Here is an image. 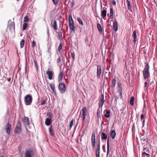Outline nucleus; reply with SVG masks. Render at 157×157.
<instances>
[{
  "label": "nucleus",
  "mask_w": 157,
  "mask_h": 157,
  "mask_svg": "<svg viewBox=\"0 0 157 157\" xmlns=\"http://www.w3.org/2000/svg\"><path fill=\"white\" fill-rule=\"evenodd\" d=\"M71 56L72 57L73 61H74L75 57V54L74 52H71Z\"/></svg>",
  "instance_id": "36"
},
{
  "label": "nucleus",
  "mask_w": 157,
  "mask_h": 157,
  "mask_svg": "<svg viewBox=\"0 0 157 157\" xmlns=\"http://www.w3.org/2000/svg\"><path fill=\"white\" fill-rule=\"evenodd\" d=\"M27 26V23H24L23 25L22 30H25Z\"/></svg>",
  "instance_id": "40"
},
{
  "label": "nucleus",
  "mask_w": 157,
  "mask_h": 157,
  "mask_svg": "<svg viewBox=\"0 0 157 157\" xmlns=\"http://www.w3.org/2000/svg\"><path fill=\"white\" fill-rule=\"evenodd\" d=\"M111 82L112 87L113 89H114L116 84V79L115 77L112 80Z\"/></svg>",
  "instance_id": "21"
},
{
  "label": "nucleus",
  "mask_w": 157,
  "mask_h": 157,
  "mask_svg": "<svg viewBox=\"0 0 157 157\" xmlns=\"http://www.w3.org/2000/svg\"><path fill=\"white\" fill-rule=\"evenodd\" d=\"M104 102V97L103 95H102L100 98L99 104V108L101 107L102 108Z\"/></svg>",
  "instance_id": "12"
},
{
  "label": "nucleus",
  "mask_w": 157,
  "mask_h": 157,
  "mask_svg": "<svg viewBox=\"0 0 157 157\" xmlns=\"http://www.w3.org/2000/svg\"><path fill=\"white\" fill-rule=\"evenodd\" d=\"M107 138V136L106 135L104 132H102L101 134V139L103 140H105Z\"/></svg>",
  "instance_id": "26"
},
{
  "label": "nucleus",
  "mask_w": 157,
  "mask_h": 157,
  "mask_svg": "<svg viewBox=\"0 0 157 157\" xmlns=\"http://www.w3.org/2000/svg\"><path fill=\"white\" fill-rule=\"evenodd\" d=\"M148 150V149H147V151Z\"/></svg>",
  "instance_id": "62"
},
{
  "label": "nucleus",
  "mask_w": 157,
  "mask_h": 157,
  "mask_svg": "<svg viewBox=\"0 0 157 157\" xmlns=\"http://www.w3.org/2000/svg\"><path fill=\"white\" fill-rule=\"evenodd\" d=\"M53 21H52L51 23L52 26L53 27L54 30H56L58 29L56 21V20H54L52 23Z\"/></svg>",
  "instance_id": "15"
},
{
  "label": "nucleus",
  "mask_w": 157,
  "mask_h": 157,
  "mask_svg": "<svg viewBox=\"0 0 157 157\" xmlns=\"http://www.w3.org/2000/svg\"><path fill=\"white\" fill-rule=\"evenodd\" d=\"M101 73V68L100 66H98L97 68V77L99 78L100 77Z\"/></svg>",
  "instance_id": "14"
},
{
  "label": "nucleus",
  "mask_w": 157,
  "mask_h": 157,
  "mask_svg": "<svg viewBox=\"0 0 157 157\" xmlns=\"http://www.w3.org/2000/svg\"><path fill=\"white\" fill-rule=\"evenodd\" d=\"M115 98L116 99V100H117V99L118 98L117 97V96H116L115 97Z\"/></svg>",
  "instance_id": "59"
},
{
  "label": "nucleus",
  "mask_w": 157,
  "mask_h": 157,
  "mask_svg": "<svg viewBox=\"0 0 157 157\" xmlns=\"http://www.w3.org/2000/svg\"><path fill=\"white\" fill-rule=\"evenodd\" d=\"M147 81H146L144 83V87H146L147 86V84H148V83L147 82Z\"/></svg>",
  "instance_id": "55"
},
{
  "label": "nucleus",
  "mask_w": 157,
  "mask_h": 157,
  "mask_svg": "<svg viewBox=\"0 0 157 157\" xmlns=\"http://www.w3.org/2000/svg\"><path fill=\"white\" fill-rule=\"evenodd\" d=\"M24 122L27 125H29V119L28 117H24Z\"/></svg>",
  "instance_id": "34"
},
{
  "label": "nucleus",
  "mask_w": 157,
  "mask_h": 157,
  "mask_svg": "<svg viewBox=\"0 0 157 157\" xmlns=\"http://www.w3.org/2000/svg\"><path fill=\"white\" fill-rule=\"evenodd\" d=\"M24 101L26 105H31L33 101V98L32 95L29 94H27L25 97Z\"/></svg>",
  "instance_id": "2"
},
{
  "label": "nucleus",
  "mask_w": 157,
  "mask_h": 157,
  "mask_svg": "<svg viewBox=\"0 0 157 157\" xmlns=\"http://www.w3.org/2000/svg\"><path fill=\"white\" fill-rule=\"evenodd\" d=\"M7 29L10 31L15 30V24L13 21H11V20L9 21Z\"/></svg>",
  "instance_id": "5"
},
{
  "label": "nucleus",
  "mask_w": 157,
  "mask_h": 157,
  "mask_svg": "<svg viewBox=\"0 0 157 157\" xmlns=\"http://www.w3.org/2000/svg\"><path fill=\"white\" fill-rule=\"evenodd\" d=\"M132 36L133 37V42L134 44H135L137 39V35L135 31H134L133 32Z\"/></svg>",
  "instance_id": "17"
},
{
  "label": "nucleus",
  "mask_w": 157,
  "mask_h": 157,
  "mask_svg": "<svg viewBox=\"0 0 157 157\" xmlns=\"http://www.w3.org/2000/svg\"><path fill=\"white\" fill-rule=\"evenodd\" d=\"M77 20L78 21L79 23L82 25H83V23L82 21L81 20V18L80 17H78L77 18Z\"/></svg>",
  "instance_id": "43"
},
{
  "label": "nucleus",
  "mask_w": 157,
  "mask_h": 157,
  "mask_svg": "<svg viewBox=\"0 0 157 157\" xmlns=\"http://www.w3.org/2000/svg\"><path fill=\"white\" fill-rule=\"evenodd\" d=\"M53 3L56 5L58 4V0H52Z\"/></svg>",
  "instance_id": "49"
},
{
  "label": "nucleus",
  "mask_w": 157,
  "mask_h": 157,
  "mask_svg": "<svg viewBox=\"0 0 157 157\" xmlns=\"http://www.w3.org/2000/svg\"><path fill=\"white\" fill-rule=\"evenodd\" d=\"M47 116H48V118L49 119H52V114L51 112H48L47 113Z\"/></svg>",
  "instance_id": "41"
},
{
  "label": "nucleus",
  "mask_w": 157,
  "mask_h": 157,
  "mask_svg": "<svg viewBox=\"0 0 157 157\" xmlns=\"http://www.w3.org/2000/svg\"><path fill=\"white\" fill-rule=\"evenodd\" d=\"M8 81L9 82H10V78L8 80Z\"/></svg>",
  "instance_id": "60"
},
{
  "label": "nucleus",
  "mask_w": 157,
  "mask_h": 157,
  "mask_svg": "<svg viewBox=\"0 0 157 157\" xmlns=\"http://www.w3.org/2000/svg\"><path fill=\"white\" fill-rule=\"evenodd\" d=\"M95 141L91 142V145L93 148H94L95 147Z\"/></svg>",
  "instance_id": "47"
},
{
  "label": "nucleus",
  "mask_w": 157,
  "mask_h": 157,
  "mask_svg": "<svg viewBox=\"0 0 157 157\" xmlns=\"http://www.w3.org/2000/svg\"><path fill=\"white\" fill-rule=\"evenodd\" d=\"M11 125L8 123L6 124L4 127V129L7 133L9 135L11 133Z\"/></svg>",
  "instance_id": "6"
},
{
  "label": "nucleus",
  "mask_w": 157,
  "mask_h": 157,
  "mask_svg": "<svg viewBox=\"0 0 157 157\" xmlns=\"http://www.w3.org/2000/svg\"><path fill=\"white\" fill-rule=\"evenodd\" d=\"M143 75L145 79H148L150 77V66L148 64L146 65L143 70Z\"/></svg>",
  "instance_id": "1"
},
{
  "label": "nucleus",
  "mask_w": 157,
  "mask_h": 157,
  "mask_svg": "<svg viewBox=\"0 0 157 157\" xmlns=\"http://www.w3.org/2000/svg\"><path fill=\"white\" fill-rule=\"evenodd\" d=\"M153 83H154V82H151V83H150V86L152 85L153 86H152V89H154V86H153Z\"/></svg>",
  "instance_id": "58"
},
{
  "label": "nucleus",
  "mask_w": 157,
  "mask_h": 157,
  "mask_svg": "<svg viewBox=\"0 0 157 157\" xmlns=\"http://www.w3.org/2000/svg\"><path fill=\"white\" fill-rule=\"evenodd\" d=\"M116 135V133L115 130H113L111 131L110 132V137L112 139H113L115 138Z\"/></svg>",
  "instance_id": "23"
},
{
  "label": "nucleus",
  "mask_w": 157,
  "mask_h": 157,
  "mask_svg": "<svg viewBox=\"0 0 157 157\" xmlns=\"http://www.w3.org/2000/svg\"><path fill=\"white\" fill-rule=\"evenodd\" d=\"M1 157H4L3 156H1Z\"/></svg>",
  "instance_id": "61"
},
{
  "label": "nucleus",
  "mask_w": 157,
  "mask_h": 157,
  "mask_svg": "<svg viewBox=\"0 0 157 157\" xmlns=\"http://www.w3.org/2000/svg\"><path fill=\"white\" fill-rule=\"evenodd\" d=\"M52 122V120L51 119L49 118L46 119L45 121V124L47 126H49L50 125Z\"/></svg>",
  "instance_id": "19"
},
{
  "label": "nucleus",
  "mask_w": 157,
  "mask_h": 157,
  "mask_svg": "<svg viewBox=\"0 0 157 157\" xmlns=\"http://www.w3.org/2000/svg\"><path fill=\"white\" fill-rule=\"evenodd\" d=\"M21 123L18 121L17 123L16 126L15 128L14 132L15 133L17 134H20L21 132Z\"/></svg>",
  "instance_id": "3"
},
{
  "label": "nucleus",
  "mask_w": 157,
  "mask_h": 157,
  "mask_svg": "<svg viewBox=\"0 0 157 157\" xmlns=\"http://www.w3.org/2000/svg\"><path fill=\"white\" fill-rule=\"evenodd\" d=\"M128 8V10H131V6H130V2L129 1V0H126Z\"/></svg>",
  "instance_id": "39"
},
{
  "label": "nucleus",
  "mask_w": 157,
  "mask_h": 157,
  "mask_svg": "<svg viewBox=\"0 0 157 157\" xmlns=\"http://www.w3.org/2000/svg\"><path fill=\"white\" fill-rule=\"evenodd\" d=\"M144 117V115L143 114H142L141 115V120H143Z\"/></svg>",
  "instance_id": "53"
},
{
  "label": "nucleus",
  "mask_w": 157,
  "mask_h": 157,
  "mask_svg": "<svg viewBox=\"0 0 157 157\" xmlns=\"http://www.w3.org/2000/svg\"><path fill=\"white\" fill-rule=\"evenodd\" d=\"M143 155H146L147 157H149L150 156V155L146 153L145 152H143L142 153Z\"/></svg>",
  "instance_id": "48"
},
{
  "label": "nucleus",
  "mask_w": 157,
  "mask_h": 157,
  "mask_svg": "<svg viewBox=\"0 0 157 157\" xmlns=\"http://www.w3.org/2000/svg\"><path fill=\"white\" fill-rule=\"evenodd\" d=\"M145 120L144 119L143 120V121H142V124H143V127H144L145 125Z\"/></svg>",
  "instance_id": "54"
},
{
  "label": "nucleus",
  "mask_w": 157,
  "mask_h": 157,
  "mask_svg": "<svg viewBox=\"0 0 157 157\" xmlns=\"http://www.w3.org/2000/svg\"><path fill=\"white\" fill-rule=\"evenodd\" d=\"M112 3L114 5H116V2L115 0H112Z\"/></svg>",
  "instance_id": "51"
},
{
  "label": "nucleus",
  "mask_w": 157,
  "mask_h": 157,
  "mask_svg": "<svg viewBox=\"0 0 157 157\" xmlns=\"http://www.w3.org/2000/svg\"><path fill=\"white\" fill-rule=\"evenodd\" d=\"M109 138H108L107 141V156L108 155V154L109 153Z\"/></svg>",
  "instance_id": "33"
},
{
  "label": "nucleus",
  "mask_w": 157,
  "mask_h": 157,
  "mask_svg": "<svg viewBox=\"0 0 157 157\" xmlns=\"http://www.w3.org/2000/svg\"><path fill=\"white\" fill-rule=\"evenodd\" d=\"M106 114H105L104 115V116L106 118H109L110 117V111L109 110H107L105 111Z\"/></svg>",
  "instance_id": "29"
},
{
  "label": "nucleus",
  "mask_w": 157,
  "mask_h": 157,
  "mask_svg": "<svg viewBox=\"0 0 157 157\" xmlns=\"http://www.w3.org/2000/svg\"><path fill=\"white\" fill-rule=\"evenodd\" d=\"M49 86L53 91V93L55 95L56 94V91L55 89V86L54 84L52 83H50L49 84Z\"/></svg>",
  "instance_id": "16"
},
{
  "label": "nucleus",
  "mask_w": 157,
  "mask_h": 157,
  "mask_svg": "<svg viewBox=\"0 0 157 157\" xmlns=\"http://www.w3.org/2000/svg\"><path fill=\"white\" fill-rule=\"evenodd\" d=\"M64 75V74L63 72L60 73L58 76V81L60 82L62 81L63 79V77Z\"/></svg>",
  "instance_id": "24"
},
{
  "label": "nucleus",
  "mask_w": 157,
  "mask_h": 157,
  "mask_svg": "<svg viewBox=\"0 0 157 157\" xmlns=\"http://www.w3.org/2000/svg\"><path fill=\"white\" fill-rule=\"evenodd\" d=\"M68 20L69 23H74L73 21V20L72 16L71 15H68Z\"/></svg>",
  "instance_id": "28"
},
{
  "label": "nucleus",
  "mask_w": 157,
  "mask_h": 157,
  "mask_svg": "<svg viewBox=\"0 0 157 157\" xmlns=\"http://www.w3.org/2000/svg\"><path fill=\"white\" fill-rule=\"evenodd\" d=\"M25 40L24 39H22L21 41L20 42V47L21 48H22L25 44Z\"/></svg>",
  "instance_id": "35"
},
{
  "label": "nucleus",
  "mask_w": 157,
  "mask_h": 157,
  "mask_svg": "<svg viewBox=\"0 0 157 157\" xmlns=\"http://www.w3.org/2000/svg\"><path fill=\"white\" fill-rule=\"evenodd\" d=\"M29 20V18L28 16H26L24 17V22H27Z\"/></svg>",
  "instance_id": "42"
},
{
  "label": "nucleus",
  "mask_w": 157,
  "mask_h": 157,
  "mask_svg": "<svg viewBox=\"0 0 157 157\" xmlns=\"http://www.w3.org/2000/svg\"><path fill=\"white\" fill-rule=\"evenodd\" d=\"M36 46V42L34 40H33L32 42V45H31L32 47H33V48H34V47H35Z\"/></svg>",
  "instance_id": "44"
},
{
  "label": "nucleus",
  "mask_w": 157,
  "mask_h": 157,
  "mask_svg": "<svg viewBox=\"0 0 157 157\" xmlns=\"http://www.w3.org/2000/svg\"><path fill=\"white\" fill-rule=\"evenodd\" d=\"M34 154L33 149H29L25 151V157H33Z\"/></svg>",
  "instance_id": "4"
},
{
  "label": "nucleus",
  "mask_w": 157,
  "mask_h": 157,
  "mask_svg": "<svg viewBox=\"0 0 157 157\" xmlns=\"http://www.w3.org/2000/svg\"><path fill=\"white\" fill-rule=\"evenodd\" d=\"M110 10V17L111 19H113V9L112 8H111Z\"/></svg>",
  "instance_id": "30"
},
{
  "label": "nucleus",
  "mask_w": 157,
  "mask_h": 157,
  "mask_svg": "<svg viewBox=\"0 0 157 157\" xmlns=\"http://www.w3.org/2000/svg\"><path fill=\"white\" fill-rule=\"evenodd\" d=\"M60 58L59 57L57 59V63H59L60 62Z\"/></svg>",
  "instance_id": "52"
},
{
  "label": "nucleus",
  "mask_w": 157,
  "mask_h": 157,
  "mask_svg": "<svg viewBox=\"0 0 157 157\" xmlns=\"http://www.w3.org/2000/svg\"><path fill=\"white\" fill-rule=\"evenodd\" d=\"M134 98L132 96V97L130 99V104L132 106L134 105Z\"/></svg>",
  "instance_id": "31"
},
{
  "label": "nucleus",
  "mask_w": 157,
  "mask_h": 157,
  "mask_svg": "<svg viewBox=\"0 0 157 157\" xmlns=\"http://www.w3.org/2000/svg\"><path fill=\"white\" fill-rule=\"evenodd\" d=\"M34 63L35 66L36 67V68L37 70V71L38 70V66L37 64V62L35 60H34Z\"/></svg>",
  "instance_id": "45"
},
{
  "label": "nucleus",
  "mask_w": 157,
  "mask_h": 157,
  "mask_svg": "<svg viewBox=\"0 0 157 157\" xmlns=\"http://www.w3.org/2000/svg\"><path fill=\"white\" fill-rule=\"evenodd\" d=\"M91 136L95 137V132H92Z\"/></svg>",
  "instance_id": "57"
},
{
  "label": "nucleus",
  "mask_w": 157,
  "mask_h": 157,
  "mask_svg": "<svg viewBox=\"0 0 157 157\" xmlns=\"http://www.w3.org/2000/svg\"><path fill=\"white\" fill-rule=\"evenodd\" d=\"M86 116H82L81 118H82V121H84V120L85 119Z\"/></svg>",
  "instance_id": "56"
},
{
  "label": "nucleus",
  "mask_w": 157,
  "mask_h": 157,
  "mask_svg": "<svg viewBox=\"0 0 157 157\" xmlns=\"http://www.w3.org/2000/svg\"><path fill=\"white\" fill-rule=\"evenodd\" d=\"M98 29L100 33H101L103 31V29L101 26L100 24L98 23L97 24Z\"/></svg>",
  "instance_id": "18"
},
{
  "label": "nucleus",
  "mask_w": 157,
  "mask_h": 157,
  "mask_svg": "<svg viewBox=\"0 0 157 157\" xmlns=\"http://www.w3.org/2000/svg\"><path fill=\"white\" fill-rule=\"evenodd\" d=\"M113 29L115 31H116L118 30V23L117 19L115 18L114 19V21L113 22Z\"/></svg>",
  "instance_id": "13"
},
{
  "label": "nucleus",
  "mask_w": 157,
  "mask_h": 157,
  "mask_svg": "<svg viewBox=\"0 0 157 157\" xmlns=\"http://www.w3.org/2000/svg\"><path fill=\"white\" fill-rule=\"evenodd\" d=\"M58 88L61 93H64L66 90V87L64 84L63 83H60L58 86Z\"/></svg>",
  "instance_id": "7"
},
{
  "label": "nucleus",
  "mask_w": 157,
  "mask_h": 157,
  "mask_svg": "<svg viewBox=\"0 0 157 157\" xmlns=\"http://www.w3.org/2000/svg\"><path fill=\"white\" fill-rule=\"evenodd\" d=\"M94 141H95V137L93 136H91V142Z\"/></svg>",
  "instance_id": "50"
},
{
  "label": "nucleus",
  "mask_w": 157,
  "mask_h": 157,
  "mask_svg": "<svg viewBox=\"0 0 157 157\" xmlns=\"http://www.w3.org/2000/svg\"><path fill=\"white\" fill-rule=\"evenodd\" d=\"M100 143L99 141L97 144V148L96 151V157H100Z\"/></svg>",
  "instance_id": "9"
},
{
  "label": "nucleus",
  "mask_w": 157,
  "mask_h": 157,
  "mask_svg": "<svg viewBox=\"0 0 157 157\" xmlns=\"http://www.w3.org/2000/svg\"><path fill=\"white\" fill-rule=\"evenodd\" d=\"M57 37L59 40H61L62 39V33L61 32H59L57 33Z\"/></svg>",
  "instance_id": "27"
},
{
  "label": "nucleus",
  "mask_w": 157,
  "mask_h": 157,
  "mask_svg": "<svg viewBox=\"0 0 157 157\" xmlns=\"http://www.w3.org/2000/svg\"><path fill=\"white\" fill-rule=\"evenodd\" d=\"M19 0H17V1H19Z\"/></svg>",
  "instance_id": "63"
},
{
  "label": "nucleus",
  "mask_w": 157,
  "mask_h": 157,
  "mask_svg": "<svg viewBox=\"0 0 157 157\" xmlns=\"http://www.w3.org/2000/svg\"><path fill=\"white\" fill-rule=\"evenodd\" d=\"M121 83L120 82H118L117 83V86L118 89V92L119 93L120 95L121 96V98H122V88L121 86Z\"/></svg>",
  "instance_id": "8"
},
{
  "label": "nucleus",
  "mask_w": 157,
  "mask_h": 157,
  "mask_svg": "<svg viewBox=\"0 0 157 157\" xmlns=\"http://www.w3.org/2000/svg\"><path fill=\"white\" fill-rule=\"evenodd\" d=\"M107 11L104 10L101 11V16L105 20L106 16V15Z\"/></svg>",
  "instance_id": "20"
},
{
  "label": "nucleus",
  "mask_w": 157,
  "mask_h": 157,
  "mask_svg": "<svg viewBox=\"0 0 157 157\" xmlns=\"http://www.w3.org/2000/svg\"><path fill=\"white\" fill-rule=\"evenodd\" d=\"M69 26L70 29H71L72 30L75 31V28L74 27V23H69Z\"/></svg>",
  "instance_id": "25"
},
{
  "label": "nucleus",
  "mask_w": 157,
  "mask_h": 157,
  "mask_svg": "<svg viewBox=\"0 0 157 157\" xmlns=\"http://www.w3.org/2000/svg\"><path fill=\"white\" fill-rule=\"evenodd\" d=\"M62 46H63V44H62V43H60L59 44V45L58 48V51L59 52H60L61 50L62 49Z\"/></svg>",
  "instance_id": "37"
},
{
  "label": "nucleus",
  "mask_w": 157,
  "mask_h": 157,
  "mask_svg": "<svg viewBox=\"0 0 157 157\" xmlns=\"http://www.w3.org/2000/svg\"><path fill=\"white\" fill-rule=\"evenodd\" d=\"M74 122V119H73L71 121L69 124V128L70 129L73 126Z\"/></svg>",
  "instance_id": "38"
},
{
  "label": "nucleus",
  "mask_w": 157,
  "mask_h": 157,
  "mask_svg": "<svg viewBox=\"0 0 157 157\" xmlns=\"http://www.w3.org/2000/svg\"><path fill=\"white\" fill-rule=\"evenodd\" d=\"M87 113V108L86 107H84L80 112V115L82 113V116H86Z\"/></svg>",
  "instance_id": "11"
},
{
  "label": "nucleus",
  "mask_w": 157,
  "mask_h": 157,
  "mask_svg": "<svg viewBox=\"0 0 157 157\" xmlns=\"http://www.w3.org/2000/svg\"><path fill=\"white\" fill-rule=\"evenodd\" d=\"M50 69L49 68L48 70L46 73L47 75L48 76V78L50 80L52 79L53 76V72L52 71H50Z\"/></svg>",
  "instance_id": "10"
},
{
  "label": "nucleus",
  "mask_w": 157,
  "mask_h": 157,
  "mask_svg": "<svg viewBox=\"0 0 157 157\" xmlns=\"http://www.w3.org/2000/svg\"><path fill=\"white\" fill-rule=\"evenodd\" d=\"M46 102V101L45 99L43 100L41 103V105H44L45 104Z\"/></svg>",
  "instance_id": "46"
},
{
  "label": "nucleus",
  "mask_w": 157,
  "mask_h": 157,
  "mask_svg": "<svg viewBox=\"0 0 157 157\" xmlns=\"http://www.w3.org/2000/svg\"><path fill=\"white\" fill-rule=\"evenodd\" d=\"M49 131L50 135L53 136L54 135V132L52 129V125H51L49 128Z\"/></svg>",
  "instance_id": "22"
},
{
  "label": "nucleus",
  "mask_w": 157,
  "mask_h": 157,
  "mask_svg": "<svg viewBox=\"0 0 157 157\" xmlns=\"http://www.w3.org/2000/svg\"><path fill=\"white\" fill-rule=\"evenodd\" d=\"M102 108H101L100 109V108H98V109L97 113V116L99 118L100 117V114Z\"/></svg>",
  "instance_id": "32"
}]
</instances>
